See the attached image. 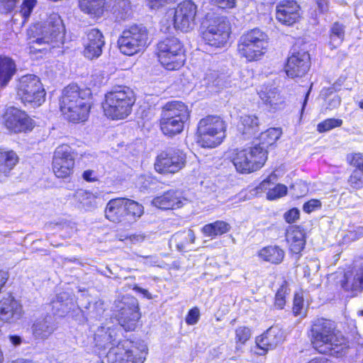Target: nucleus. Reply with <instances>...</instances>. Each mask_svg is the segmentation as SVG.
Returning <instances> with one entry per match:
<instances>
[{"label":"nucleus","instance_id":"0e129e2a","mask_svg":"<svg viewBox=\"0 0 363 363\" xmlns=\"http://www.w3.org/2000/svg\"><path fill=\"white\" fill-rule=\"evenodd\" d=\"M151 9H156L168 2V0H147Z\"/></svg>","mask_w":363,"mask_h":363},{"label":"nucleus","instance_id":"e433bc0d","mask_svg":"<svg viewBox=\"0 0 363 363\" xmlns=\"http://www.w3.org/2000/svg\"><path fill=\"white\" fill-rule=\"evenodd\" d=\"M105 0H79V8L86 13L99 16L104 12Z\"/></svg>","mask_w":363,"mask_h":363},{"label":"nucleus","instance_id":"f3484780","mask_svg":"<svg viewBox=\"0 0 363 363\" xmlns=\"http://www.w3.org/2000/svg\"><path fill=\"white\" fill-rule=\"evenodd\" d=\"M310 66V55L308 52L293 47L285 66L286 74L291 78L301 77L308 72Z\"/></svg>","mask_w":363,"mask_h":363},{"label":"nucleus","instance_id":"2f4dec72","mask_svg":"<svg viewBox=\"0 0 363 363\" xmlns=\"http://www.w3.org/2000/svg\"><path fill=\"white\" fill-rule=\"evenodd\" d=\"M16 65L9 57L0 56V86H5L16 72Z\"/></svg>","mask_w":363,"mask_h":363},{"label":"nucleus","instance_id":"c9c22d12","mask_svg":"<svg viewBox=\"0 0 363 363\" xmlns=\"http://www.w3.org/2000/svg\"><path fill=\"white\" fill-rule=\"evenodd\" d=\"M230 229L229 223L223 220H216L205 225L201 231L207 237H216L228 233Z\"/></svg>","mask_w":363,"mask_h":363},{"label":"nucleus","instance_id":"774afa93","mask_svg":"<svg viewBox=\"0 0 363 363\" xmlns=\"http://www.w3.org/2000/svg\"><path fill=\"white\" fill-rule=\"evenodd\" d=\"M317 4H318L319 8L321 9L322 11L325 10L327 9L326 6V1L327 0H316Z\"/></svg>","mask_w":363,"mask_h":363},{"label":"nucleus","instance_id":"6e6552de","mask_svg":"<svg viewBox=\"0 0 363 363\" xmlns=\"http://www.w3.org/2000/svg\"><path fill=\"white\" fill-rule=\"evenodd\" d=\"M267 47V35L255 28L243 34L239 40L238 50L248 61L258 60Z\"/></svg>","mask_w":363,"mask_h":363},{"label":"nucleus","instance_id":"052dcab7","mask_svg":"<svg viewBox=\"0 0 363 363\" xmlns=\"http://www.w3.org/2000/svg\"><path fill=\"white\" fill-rule=\"evenodd\" d=\"M341 103V99L339 96L335 95L329 99L326 108L333 110L339 107Z\"/></svg>","mask_w":363,"mask_h":363},{"label":"nucleus","instance_id":"c85d7f7f","mask_svg":"<svg viewBox=\"0 0 363 363\" xmlns=\"http://www.w3.org/2000/svg\"><path fill=\"white\" fill-rule=\"evenodd\" d=\"M260 121L256 115H244L240 117V130L249 138L260 130Z\"/></svg>","mask_w":363,"mask_h":363},{"label":"nucleus","instance_id":"13d9d810","mask_svg":"<svg viewBox=\"0 0 363 363\" xmlns=\"http://www.w3.org/2000/svg\"><path fill=\"white\" fill-rule=\"evenodd\" d=\"M277 178L274 174H270L266 179L263 180L257 186V189L264 191L271 189L269 186L273 184V181Z\"/></svg>","mask_w":363,"mask_h":363},{"label":"nucleus","instance_id":"5fc2aeb1","mask_svg":"<svg viewBox=\"0 0 363 363\" xmlns=\"http://www.w3.org/2000/svg\"><path fill=\"white\" fill-rule=\"evenodd\" d=\"M303 306V296L296 294L294 298V306L293 311L295 315H300L301 313V310Z\"/></svg>","mask_w":363,"mask_h":363},{"label":"nucleus","instance_id":"49530a36","mask_svg":"<svg viewBox=\"0 0 363 363\" xmlns=\"http://www.w3.org/2000/svg\"><path fill=\"white\" fill-rule=\"evenodd\" d=\"M348 184L354 189L363 187V171L354 169L348 179Z\"/></svg>","mask_w":363,"mask_h":363},{"label":"nucleus","instance_id":"f8f14e48","mask_svg":"<svg viewBox=\"0 0 363 363\" xmlns=\"http://www.w3.org/2000/svg\"><path fill=\"white\" fill-rule=\"evenodd\" d=\"M65 35V26L59 14L51 13L42 27V31L38 38L30 41L31 48L36 50H42L35 45H49L52 43H62Z\"/></svg>","mask_w":363,"mask_h":363},{"label":"nucleus","instance_id":"412c9836","mask_svg":"<svg viewBox=\"0 0 363 363\" xmlns=\"http://www.w3.org/2000/svg\"><path fill=\"white\" fill-rule=\"evenodd\" d=\"M104 44V36L99 30L92 28L88 30L84 39V56L90 60L99 57Z\"/></svg>","mask_w":363,"mask_h":363},{"label":"nucleus","instance_id":"4c0bfd02","mask_svg":"<svg viewBox=\"0 0 363 363\" xmlns=\"http://www.w3.org/2000/svg\"><path fill=\"white\" fill-rule=\"evenodd\" d=\"M342 285L345 290L359 291L363 289V262L352 277H346Z\"/></svg>","mask_w":363,"mask_h":363},{"label":"nucleus","instance_id":"a18cd8bd","mask_svg":"<svg viewBox=\"0 0 363 363\" xmlns=\"http://www.w3.org/2000/svg\"><path fill=\"white\" fill-rule=\"evenodd\" d=\"M203 82L207 87H218L220 86L221 79L216 71L209 70L205 74Z\"/></svg>","mask_w":363,"mask_h":363},{"label":"nucleus","instance_id":"b1692460","mask_svg":"<svg viewBox=\"0 0 363 363\" xmlns=\"http://www.w3.org/2000/svg\"><path fill=\"white\" fill-rule=\"evenodd\" d=\"M125 198H117L110 200L106 206L105 216L116 223H127Z\"/></svg>","mask_w":363,"mask_h":363},{"label":"nucleus","instance_id":"338daca9","mask_svg":"<svg viewBox=\"0 0 363 363\" xmlns=\"http://www.w3.org/2000/svg\"><path fill=\"white\" fill-rule=\"evenodd\" d=\"M308 363H331V361L325 357L315 358Z\"/></svg>","mask_w":363,"mask_h":363},{"label":"nucleus","instance_id":"7ed1b4c3","mask_svg":"<svg viewBox=\"0 0 363 363\" xmlns=\"http://www.w3.org/2000/svg\"><path fill=\"white\" fill-rule=\"evenodd\" d=\"M135 101L134 92L130 88L115 86L105 95L104 113L113 120L124 119L130 114Z\"/></svg>","mask_w":363,"mask_h":363},{"label":"nucleus","instance_id":"69168bd1","mask_svg":"<svg viewBox=\"0 0 363 363\" xmlns=\"http://www.w3.org/2000/svg\"><path fill=\"white\" fill-rule=\"evenodd\" d=\"M9 339L10 342L15 347L19 346L22 342L21 337L16 335H9Z\"/></svg>","mask_w":363,"mask_h":363},{"label":"nucleus","instance_id":"72a5a7b5","mask_svg":"<svg viewBox=\"0 0 363 363\" xmlns=\"http://www.w3.org/2000/svg\"><path fill=\"white\" fill-rule=\"evenodd\" d=\"M195 239L196 236L194 231L191 229H188L174 233L172 236L170 242L174 243L177 249L182 252L186 249L188 244L194 243Z\"/></svg>","mask_w":363,"mask_h":363},{"label":"nucleus","instance_id":"6e6d98bb","mask_svg":"<svg viewBox=\"0 0 363 363\" xmlns=\"http://www.w3.org/2000/svg\"><path fill=\"white\" fill-rule=\"evenodd\" d=\"M321 206V203L319 200L317 199H311L308 202L305 203L303 209L306 213H311L314 211L317 208H319Z\"/></svg>","mask_w":363,"mask_h":363},{"label":"nucleus","instance_id":"a878e982","mask_svg":"<svg viewBox=\"0 0 363 363\" xmlns=\"http://www.w3.org/2000/svg\"><path fill=\"white\" fill-rule=\"evenodd\" d=\"M74 200L79 208L86 211H91L97 208L98 196L86 190L79 189L74 195Z\"/></svg>","mask_w":363,"mask_h":363},{"label":"nucleus","instance_id":"680f3d73","mask_svg":"<svg viewBox=\"0 0 363 363\" xmlns=\"http://www.w3.org/2000/svg\"><path fill=\"white\" fill-rule=\"evenodd\" d=\"M218 7L222 9L233 8L235 5V0H212Z\"/></svg>","mask_w":363,"mask_h":363},{"label":"nucleus","instance_id":"aec40b11","mask_svg":"<svg viewBox=\"0 0 363 363\" xmlns=\"http://www.w3.org/2000/svg\"><path fill=\"white\" fill-rule=\"evenodd\" d=\"M23 311L21 304L11 294L0 300V320L14 323L20 320Z\"/></svg>","mask_w":363,"mask_h":363},{"label":"nucleus","instance_id":"09e8293b","mask_svg":"<svg viewBox=\"0 0 363 363\" xmlns=\"http://www.w3.org/2000/svg\"><path fill=\"white\" fill-rule=\"evenodd\" d=\"M287 193V187L281 184L275 185L273 188L269 189L267 198L269 200H275L279 199Z\"/></svg>","mask_w":363,"mask_h":363},{"label":"nucleus","instance_id":"4d7b16f0","mask_svg":"<svg viewBox=\"0 0 363 363\" xmlns=\"http://www.w3.org/2000/svg\"><path fill=\"white\" fill-rule=\"evenodd\" d=\"M350 164L355 167V169L363 171V155L361 153H355L352 155Z\"/></svg>","mask_w":363,"mask_h":363},{"label":"nucleus","instance_id":"864d4df0","mask_svg":"<svg viewBox=\"0 0 363 363\" xmlns=\"http://www.w3.org/2000/svg\"><path fill=\"white\" fill-rule=\"evenodd\" d=\"M200 318V311L197 307H194L189 310L186 316L185 320L188 325H195L198 323Z\"/></svg>","mask_w":363,"mask_h":363},{"label":"nucleus","instance_id":"39448f33","mask_svg":"<svg viewBox=\"0 0 363 363\" xmlns=\"http://www.w3.org/2000/svg\"><path fill=\"white\" fill-rule=\"evenodd\" d=\"M225 122L220 117L208 116L198 123L197 143L203 147H215L225 137Z\"/></svg>","mask_w":363,"mask_h":363},{"label":"nucleus","instance_id":"f704fd0d","mask_svg":"<svg viewBox=\"0 0 363 363\" xmlns=\"http://www.w3.org/2000/svg\"><path fill=\"white\" fill-rule=\"evenodd\" d=\"M18 157L13 150L0 148V173L6 174L17 164Z\"/></svg>","mask_w":363,"mask_h":363},{"label":"nucleus","instance_id":"9b49d317","mask_svg":"<svg viewBox=\"0 0 363 363\" xmlns=\"http://www.w3.org/2000/svg\"><path fill=\"white\" fill-rule=\"evenodd\" d=\"M206 28L203 31V38L211 46L220 47L224 45L230 35V26L227 18L224 16H207L203 23Z\"/></svg>","mask_w":363,"mask_h":363},{"label":"nucleus","instance_id":"a211bd4d","mask_svg":"<svg viewBox=\"0 0 363 363\" xmlns=\"http://www.w3.org/2000/svg\"><path fill=\"white\" fill-rule=\"evenodd\" d=\"M4 123L9 130L21 133L31 130L34 121L25 111L14 107H9L4 115Z\"/></svg>","mask_w":363,"mask_h":363},{"label":"nucleus","instance_id":"7c9ffc66","mask_svg":"<svg viewBox=\"0 0 363 363\" xmlns=\"http://www.w3.org/2000/svg\"><path fill=\"white\" fill-rule=\"evenodd\" d=\"M286 240L292 253L299 254L304 248L306 240L303 233L298 228H295L286 233Z\"/></svg>","mask_w":363,"mask_h":363},{"label":"nucleus","instance_id":"1a4fd4ad","mask_svg":"<svg viewBox=\"0 0 363 363\" xmlns=\"http://www.w3.org/2000/svg\"><path fill=\"white\" fill-rule=\"evenodd\" d=\"M267 158V152L263 147L254 146L237 151L233 163L238 172L250 173L260 169Z\"/></svg>","mask_w":363,"mask_h":363},{"label":"nucleus","instance_id":"79ce46f5","mask_svg":"<svg viewBox=\"0 0 363 363\" xmlns=\"http://www.w3.org/2000/svg\"><path fill=\"white\" fill-rule=\"evenodd\" d=\"M127 223L135 221L143 214V206L139 203L125 199Z\"/></svg>","mask_w":363,"mask_h":363},{"label":"nucleus","instance_id":"c756f323","mask_svg":"<svg viewBox=\"0 0 363 363\" xmlns=\"http://www.w3.org/2000/svg\"><path fill=\"white\" fill-rule=\"evenodd\" d=\"M106 357L108 363H139L141 361V358L135 357V361L128 359L127 352H125L124 347L121 345V341L118 342L116 347L110 348Z\"/></svg>","mask_w":363,"mask_h":363},{"label":"nucleus","instance_id":"6ab92c4d","mask_svg":"<svg viewBox=\"0 0 363 363\" xmlns=\"http://www.w3.org/2000/svg\"><path fill=\"white\" fill-rule=\"evenodd\" d=\"M284 341V333L277 325L270 327L266 332L257 337L254 352L264 355L268 350L274 349Z\"/></svg>","mask_w":363,"mask_h":363},{"label":"nucleus","instance_id":"bf43d9fd","mask_svg":"<svg viewBox=\"0 0 363 363\" xmlns=\"http://www.w3.org/2000/svg\"><path fill=\"white\" fill-rule=\"evenodd\" d=\"M284 217L287 223H292L299 218V211L297 208H292L285 213Z\"/></svg>","mask_w":363,"mask_h":363},{"label":"nucleus","instance_id":"5701e85b","mask_svg":"<svg viewBox=\"0 0 363 363\" xmlns=\"http://www.w3.org/2000/svg\"><path fill=\"white\" fill-rule=\"evenodd\" d=\"M57 327L52 315L46 314L35 319L31 326L32 334L36 340L48 339Z\"/></svg>","mask_w":363,"mask_h":363},{"label":"nucleus","instance_id":"603ef678","mask_svg":"<svg viewBox=\"0 0 363 363\" xmlns=\"http://www.w3.org/2000/svg\"><path fill=\"white\" fill-rule=\"evenodd\" d=\"M19 0H0V12L1 13H9L16 8Z\"/></svg>","mask_w":363,"mask_h":363},{"label":"nucleus","instance_id":"8fccbe9b","mask_svg":"<svg viewBox=\"0 0 363 363\" xmlns=\"http://www.w3.org/2000/svg\"><path fill=\"white\" fill-rule=\"evenodd\" d=\"M37 3L36 0H23L21 6L20 13L24 18V21L30 17L33 8Z\"/></svg>","mask_w":363,"mask_h":363},{"label":"nucleus","instance_id":"473e14b6","mask_svg":"<svg viewBox=\"0 0 363 363\" xmlns=\"http://www.w3.org/2000/svg\"><path fill=\"white\" fill-rule=\"evenodd\" d=\"M259 256L266 262L278 264L283 261L284 251L278 246L270 245L262 248L259 252Z\"/></svg>","mask_w":363,"mask_h":363},{"label":"nucleus","instance_id":"a19ab883","mask_svg":"<svg viewBox=\"0 0 363 363\" xmlns=\"http://www.w3.org/2000/svg\"><path fill=\"white\" fill-rule=\"evenodd\" d=\"M281 133L282 132L281 128H269L266 131L261 133L259 138L260 143L255 145V146L263 147L264 150L267 151L266 147L273 145L280 138Z\"/></svg>","mask_w":363,"mask_h":363},{"label":"nucleus","instance_id":"ddd939ff","mask_svg":"<svg viewBox=\"0 0 363 363\" xmlns=\"http://www.w3.org/2000/svg\"><path fill=\"white\" fill-rule=\"evenodd\" d=\"M118 311L117 320L120 325L125 331H133L135 329L140 313L138 300L133 296H123L121 301L115 302Z\"/></svg>","mask_w":363,"mask_h":363},{"label":"nucleus","instance_id":"f257e3e1","mask_svg":"<svg viewBox=\"0 0 363 363\" xmlns=\"http://www.w3.org/2000/svg\"><path fill=\"white\" fill-rule=\"evenodd\" d=\"M311 343L319 353L336 357L344 356L349 348L348 342L335 323L328 319L318 318L311 327Z\"/></svg>","mask_w":363,"mask_h":363},{"label":"nucleus","instance_id":"cd10ccee","mask_svg":"<svg viewBox=\"0 0 363 363\" xmlns=\"http://www.w3.org/2000/svg\"><path fill=\"white\" fill-rule=\"evenodd\" d=\"M54 313L59 316H64L73 306L72 299L66 292L60 293L55 299L51 302Z\"/></svg>","mask_w":363,"mask_h":363},{"label":"nucleus","instance_id":"2eb2a0df","mask_svg":"<svg viewBox=\"0 0 363 363\" xmlns=\"http://www.w3.org/2000/svg\"><path fill=\"white\" fill-rule=\"evenodd\" d=\"M74 166V157L72 148L67 145L58 146L52 160L53 172L58 178H66L73 171Z\"/></svg>","mask_w":363,"mask_h":363},{"label":"nucleus","instance_id":"4be33fe9","mask_svg":"<svg viewBox=\"0 0 363 363\" xmlns=\"http://www.w3.org/2000/svg\"><path fill=\"white\" fill-rule=\"evenodd\" d=\"M299 17V6L294 0H283L277 6V19L281 23L292 25Z\"/></svg>","mask_w":363,"mask_h":363},{"label":"nucleus","instance_id":"423d86ee","mask_svg":"<svg viewBox=\"0 0 363 363\" xmlns=\"http://www.w3.org/2000/svg\"><path fill=\"white\" fill-rule=\"evenodd\" d=\"M157 55L161 65L167 70H177L185 61L183 45L177 38H167L158 43Z\"/></svg>","mask_w":363,"mask_h":363},{"label":"nucleus","instance_id":"393cba45","mask_svg":"<svg viewBox=\"0 0 363 363\" xmlns=\"http://www.w3.org/2000/svg\"><path fill=\"white\" fill-rule=\"evenodd\" d=\"M184 198L181 191L171 189L164 192L162 195L153 199V206L161 209H172L180 208L183 205Z\"/></svg>","mask_w":363,"mask_h":363},{"label":"nucleus","instance_id":"bb28decb","mask_svg":"<svg viewBox=\"0 0 363 363\" xmlns=\"http://www.w3.org/2000/svg\"><path fill=\"white\" fill-rule=\"evenodd\" d=\"M115 331L109 327H101L97 329L94 334L96 346L99 349H109L114 347Z\"/></svg>","mask_w":363,"mask_h":363},{"label":"nucleus","instance_id":"e2e57ef3","mask_svg":"<svg viewBox=\"0 0 363 363\" xmlns=\"http://www.w3.org/2000/svg\"><path fill=\"white\" fill-rule=\"evenodd\" d=\"M83 179L87 182H94L97 180L95 172L93 170H86L82 174Z\"/></svg>","mask_w":363,"mask_h":363},{"label":"nucleus","instance_id":"3c124183","mask_svg":"<svg viewBox=\"0 0 363 363\" xmlns=\"http://www.w3.org/2000/svg\"><path fill=\"white\" fill-rule=\"evenodd\" d=\"M286 287L281 286L275 295L274 306L278 309H282L286 303Z\"/></svg>","mask_w":363,"mask_h":363},{"label":"nucleus","instance_id":"37998d69","mask_svg":"<svg viewBox=\"0 0 363 363\" xmlns=\"http://www.w3.org/2000/svg\"><path fill=\"white\" fill-rule=\"evenodd\" d=\"M112 11L117 18L125 19L130 14V2L128 0H113Z\"/></svg>","mask_w":363,"mask_h":363},{"label":"nucleus","instance_id":"de8ad7c7","mask_svg":"<svg viewBox=\"0 0 363 363\" xmlns=\"http://www.w3.org/2000/svg\"><path fill=\"white\" fill-rule=\"evenodd\" d=\"M342 124V120L337 118H328L318 125L317 129L320 133H324L333 128L340 127Z\"/></svg>","mask_w":363,"mask_h":363},{"label":"nucleus","instance_id":"58836bf2","mask_svg":"<svg viewBox=\"0 0 363 363\" xmlns=\"http://www.w3.org/2000/svg\"><path fill=\"white\" fill-rule=\"evenodd\" d=\"M345 26L339 23H334L330 30V41L329 45L331 49L339 47L345 38Z\"/></svg>","mask_w":363,"mask_h":363},{"label":"nucleus","instance_id":"f03ea898","mask_svg":"<svg viewBox=\"0 0 363 363\" xmlns=\"http://www.w3.org/2000/svg\"><path fill=\"white\" fill-rule=\"evenodd\" d=\"M90 95L89 89H81L77 84L65 87L60 98V108L65 118L74 123L86 121L91 108Z\"/></svg>","mask_w":363,"mask_h":363},{"label":"nucleus","instance_id":"9d476101","mask_svg":"<svg viewBox=\"0 0 363 363\" xmlns=\"http://www.w3.org/2000/svg\"><path fill=\"white\" fill-rule=\"evenodd\" d=\"M148 32L142 25H133L125 29L118 40V48L122 53L133 55L141 51L147 45Z\"/></svg>","mask_w":363,"mask_h":363},{"label":"nucleus","instance_id":"20e7f679","mask_svg":"<svg viewBox=\"0 0 363 363\" xmlns=\"http://www.w3.org/2000/svg\"><path fill=\"white\" fill-rule=\"evenodd\" d=\"M189 118V111L184 103L179 101L167 102L162 109L160 125L163 134L173 137L182 133L184 123Z\"/></svg>","mask_w":363,"mask_h":363},{"label":"nucleus","instance_id":"ea45409f","mask_svg":"<svg viewBox=\"0 0 363 363\" xmlns=\"http://www.w3.org/2000/svg\"><path fill=\"white\" fill-rule=\"evenodd\" d=\"M259 94L262 101L273 109H277L282 102L276 88L267 87L264 90H260Z\"/></svg>","mask_w":363,"mask_h":363},{"label":"nucleus","instance_id":"0eeeda50","mask_svg":"<svg viewBox=\"0 0 363 363\" xmlns=\"http://www.w3.org/2000/svg\"><path fill=\"white\" fill-rule=\"evenodd\" d=\"M45 91L40 79L33 74L21 77L17 86V95L25 105L38 107L44 101Z\"/></svg>","mask_w":363,"mask_h":363},{"label":"nucleus","instance_id":"4468645a","mask_svg":"<svg viewBox=\"0 0 363 363\" xmlns=\"http://www.w3.org/2000/svg\"><path fill=\"white\" fill-rule=\"evenodd\" d=\"M186 155L179 149L162 151L156 158L155 170L161 174H175L184 167Z\"/></svg>","mask_w":363,"mask_h":363},{"label":"nucleus","instance_id":"dca6fc26","mask_svg":"<svg viewBox=\"0 0 363 363\" xmlns=\"http://www.w3.org/2000/svg\"><path fill=\"white\" fill-rule=\"evenodd\" d=\"M197 12L196 5L191 0L180 3L174 12V27L177 30L188 32L195 25V17Z\"/></svg>","mask_w":363,"mask_h":363},{"label":"nucleus","instance_id":"c03bdc74","mask_svg":"<svg viewBox=\"0 0 363 363\" xmlns=\"http://www.w3.org/2000/svg\"><path fill=\"white\" fill-rule=\"evenodd\" d=\"M252 335L250 328L246 326H239L235 330L236 350H239L241 345H243L250 340Z\"/></svg>","mask_w":363,"mask_h":363}]
</instances>
